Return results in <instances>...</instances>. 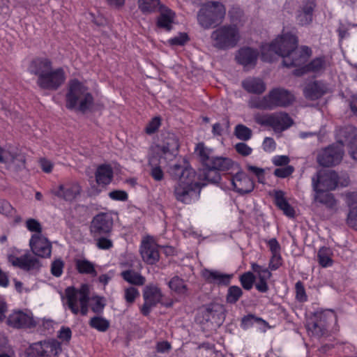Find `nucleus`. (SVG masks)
I'll return each instance as SVG.
<instances>
[{
  "mask_svg": "<svg viewBox=\"0 0 357 357\" xmlns=\"http://www.w3.org/2000/svg\"><path fill=\"white\" fill-rule=\"evenodd\" d=\"M331 255H332V252L329 248H325V247L321 248L319 250L318 254H317V257H318L319 264L323 267H327V266H331L332 262H333V261L331 259Z\"/></svg>",
  "mask_w": 357,
  "mask_h": 357,
  "instance_id": "42",
  "label": "nucleus"
},
{
  "mask_svg": "<svg viewBox=\"0 0 357 357\" xmlns=\"http://www.w3.org/2000/svg\"><path fill=\"white\" fill-rule=\"evenodd\" d=\"M195 153L204 165L207 167L213 158V151L204 146L203 143H199L195 148Z\"/></svg>",
  "mask_w": 357,
  "mask_h": 357,
  "instance_id": "37",
  "label": "nucleus"
},
{
  "mask_svg": "<svg viewBox=\"0 0 357 357\" xmlns=\"http://www.w3.org/2000/svg\"><path fill=\"white\" fill-rule=\"evenodd\" d=\"M160 125V119L159 117L153 118L146 126V132L148 134H152L155 132Z\"/></svg>",
  "mask_w": 357,
  "mask_h": 357,
  "instance_id": "62",
  "label": "nucleus"
},
{
  "mask_svg": "<svg viewBox=\"0 0 357 357\" xmlns=\"http://www.w3.org/2000/svg\"><path fill=\"white\" fill-rule=\"evenodd\" d=\"M14 160L12 162V166L10 168H13L15 170H20L25 167V157L23 154L15 152L14 155Z\"/></svg>",
  "mask_w": 357,
  "mask_h": 357,
  "instance_id": "54",
  "label": "nucleus"
},
{
  "mask_svg": "<svg viewBox=\"0 0 357 357\" xmlns=\"http://www.w3.org/2000/svg\"><path fill=\"white\" fill-rule=\"evenodd\" d=\"M294 172L292 166H286L281 168H277L274 171V175L280 178H285Z\"/></svg>",
  "mask_w": 357,
  "mask_h": 357,
  "instance_id": "57",
  "label": "nucleus"
},
{
  "mask_svg": "<svg viewBox=\"0 0 357 357\" xmlns=\"http://www.w3.org/2000/svg\"><path fill=\"white\" fill-rule=\"evenodd\" d=\"M202 275L207 282L218 285H228L232 277L231 275L209 269L203 270Z\"/></svg>",
  "mask_w": 357,
  "mask_h": 357,
  "instance_id": "26",
  "label": "nucleus"
},
{
  "mask_svg": "<svg viewBox=\"0 0 357 357\" xmlns=\"http://www.w3.org/2000/svg\"><path fill=\"white\" fill-rule=\"evenodd\" d=\"M29 244L32 252L40 257H49L51 255L52 245L47 238L41 234H35L32 236Z\"/></svg>",
  "mask_w": 357,
  "mask_h": 357,
  "instance_id": "18",
  "label": "nucleus"
},
{
  "mask_svg": "<svg viewBox=\"0 0 357 357\" xmlns=\"http://www.w3.org/2000/svg\"><path fill=\"white\" fill-rule=\"evenodd\" d=\"M243 287L247 290L252 289L255 281V276L251 272L243 274L240 278Z\"/></svg>",
  "mask_w": 357,
  "mask_h": 357,
  "instance_id": "52",
  "label": "nucleus"
},
{
  "mask_svg": "<svg viewBox=\"0 0 357 357\" xmlns=\"http://www.w3.org/2000/svg\"><path fill=\"white\" fill-rule=\"evenodd\" d=\"M210 38L213 47L227 50L237 45L241 39V34L236 26L225 24L213 31Z\"/></svg>",
  "mask_w": 357,
  "mask_h": 357,
  "instance_id": "5",
  "label": "nucleus"
},
{
  "mask_svg": "<svg viewBox=\"0 0 357 357\" xmlns=\"http://www.w3.org/2000/svg\"><path fill=\"white\" fill-rule=\"evenodd\" d=\"M343 155L344 150L340 145H332L320 151L317 161L324 167L333 166L341 162Z\"/></svg>",
  "mask_w": 357,
  "mask_h": 357,
  "instance_id": "11",
  "label": "nucleus"
},
{
  "mask_svg": "<svg viewBox=\"0 0 357 357\" xmlns=\"http://www.w3.org/2000/svg\"><path fill=\"white\" fill-rule=\"evenodd\" d=\"M249 107L259 109H271L268 94L262 97H253L248 102Z\"/></svg>",
  "mask_w": 357,
  "mask_h": 357,
  "instance_id": "38",
  "label": "nucleus"
},
{
  "mask_svg": "<svg viewBox=\"0 0 357 357\" xmlns=\"http://www.w3.org/2000/svg\"><path fill=\"white\" fill-rule=\"evenodd\" d=\"M337 185L338 176L335 172L332 170L319 171L312 178L313 190H333Z\"/></svg>",
  "mask_w": 357,
  "mask_h": 357,
  "instance_id": "9",
  "label": "nucleus"
},
{
  "mask_svg": "<svg viewBox=\"0 0 357 357\" xmlns=\"http://www.w3.org/2000/svg\"><path fill=\"white\" fill-rule=\"evenodd\" d=\"M66 107L69 109L85 112L93 104V97L87 86L77 79L69 82L66 95Z\"/></svg>",
  "mask_w": 357,
  "mask_h": 357,
  "instance_id": "2",
  "label": "nucleus"
},
{
  "mask_svg": "<svg viewBox=\"0 0 357 357\" xmlns=\"http://www.w3.org/2000/svg\"><path fill=\"white\" fill-rule=\"evenodd\" d=\"M231 165V160L227 158L213 156L206 167L216 171H225L229 169Z\"/></svg>",
  "mask_w": 357,
  "mask_h": 357,
  "instance_id": "34",
  "label": "nucleus"
},
{
  "mask_svg": "<svg viewBox=\"0 0 357 357\" xmlns=\"http://www.w3.org/2000/svg\"><path fill=\"white\" fill-rule=\"evenodd\" d=\"M79 183L74 180H68L60 183L53 190L54 195L66 202H71L79 197L82 192Z\"/></svg>",
  "mask_w": 357,
  "mask_h": 357,
  "instance_id": "10",
  "label": "nucleus"
},
{
  "mask_svg": "<svg viewBox=\"0 0 357 357\" xmlns=\"http://www.w3.org/2000/svg\"><path fill=\"white\" fill-rule=\"evenodd\" d=\"M226 15V8L220 1H208L201 5L197 12V20L199 25L209 29L220 24Z\"/></svg>",
  "mask_w": 357,
  "mask_h": 357,
  "instance_id": "3",
  "label": "nucleus"
},
{
  "mask_svg": "<svg viewBox=\"0 0 357 357\" xmlns=\"http://www.w3.org/2000/svg\"><path fill=\"white\" fill-rule=\"evenodd\" d=\"M97 243L96 245L99 249L108 250L113 246L112 241L106 237H96Z\"/></svg>",
  "mask_w": 357,
  "mask_h": 357,
  "instance_id": "60",
  "label": "nucleus"
},
{
  "mask_svg": "<svg viewBox=\"0 0 357 357\" xmlns=\"http://www.w3.org/2000/svg\"><path fill=\"white\" fill-rule=\"evenodd\" d=\"M63 300L73 314L82 316L88 314L90 298L87 285L84 284L79 289L73 287H67Z\"/></svg>",
  "mask_w": 357,
  "mask_h": 357,
  "instance_id": "4",
  "label": "nucleus"
},
{
  "mask_svg": "<svg viewBox=\"0 0 357 357\" xmlns=\"http://www.w3.org/2000/svg\"><path fill=\"white\" fill-rule=\"evenodd\" d=\"M15 151L13 150L0 147V162L6 164L10 167V166H12V162L15 161Z\"/></svg>",
  "mask_w": 357,
  "mask_h": 357,
  "instance_id": "45",
  "label": "nucleus"
},
{
  "mask_svg": "<svg viewBox=\"0 0 357 357\" xmlns=\"http://www.w3.org/2000/svg\"><path fill=\"white\" fill-rule=\"evenodd\" d=\"M122 278L128 282L135 285H143L146 279L133 270H127L121 273Z\"/></svg>",
  "mask_w": 357,
  "mask_h": 357,
  "instance_id": "36",
  "label": "nucleus"
},
{
  "mask_svg": "<svg viewBox=\"0 0 357 357\" xmlns=\"http://www.w3.org/2000/svg\"><path fill=\"white\" fill-rule=\"evenodd\" d=\"M139 8L144 13L159 10L160 0H139Z\"/></svg>",
  "mask_w": 357,
  "mask_h": 357,
  "instance_id": "40",
  "label": "nucleus"
},
{
  "mask_svg": "<svg viewBox=\"0 0 357 357\" xmlns=\"http://www.w3.org/2000/svg\"><path fill=\"white\" fill-rule=\"evenodd\" d=\"M202 185L204 184L201 183L199 176L185 182H178L174 189L176 199L183 203L190 204L193 199H198Z\"/></svg>",
  "mask_w": 357,
  "mask_h": 357,
  "instance_id": "8",
  "label": "nucleus"
},
{
  "mask_svg": "<svg viewBox=\"0 0 357 357\" xmlns=\"http://www.w3.org/2000/svg\"><path fill=\"white\" fill-rule=\"evenodd\" d=\"M159 11L160 15L158 19V26L166 30H170L174 22V13L170 9L164 6H160L159 7Z\"/></svg>",
  "mask_w": 357,
  "mask_h": 357,
  "instance_id": "30",
  "label": "nucleus"
},
{
  "mask_svg": "<svg viewBox=\"0 0 357 357\" xmlns=\"http://www.w3.org/2000/svg\"><path fill=\"white\" fill-rule=\"evenodd\" d=\"M243 291L239 287L231 286L228 289L227 301L229 303H235L242 296Z\"/></svg>",
  "mask_w": 357,
  "mask_h": 357,
  "instance_id": "49",
  "label": "nucleus"
},
{
  "mask_svg": "<svg viewBox=\"0 0 357 357\" xmlns=\"http://www.w3.org/2000/svg\"><path fill=\"white\" fill-rule=\"evenodd\" d=\"M347 224L350 227L357 229V206L350 210L347 217Z\"/></svg>",
  "mask_w": 357,
  "mask_h": 357,
  "instance_id": "59",
  "label": "nucleus"
},
{
  "mask_svg": "<svg viewBox=\"0 0 357 357\" xmlns=\"http://www.w3.org/2000/svg\"><path fill=\"white\" fill-rule=\"evenodd\" d=\"M63 263L61 260L57 259L52 262L51 266V273L56 277H59L63 273Z\"/></svg>",
  "mask_w": 357,
  "mask_h": 357,
  "instance_id": "56",
  "label": "nucleus"
},
{
  "mask_svg": "<svg viewBox=\"0 0 357 357\" xmlns=\"http://www.w3.org/2000/svg\"><path fill=\"white\" fill-rule=\"evenodd\" d=\"M109 197L114 200L126 201L128 194L123 190H114L109 193Z\"/></svg>",
  "mask_w": 357,
  "mask_h": 357,
  "instance_id": "64",
  "label": "nucleus"
},
{
  "mask_svg": "<svg viewBox=\"0 0 357 357\" xmlns=\"http://www.w3.org/2000/svg\"><path fill=\"white\" fill-rule=\"evenodd\" d=\"M271 109L277 107H287L294 100V96L283 89H275L268 93Z\"/></svg>",
  "mask_w": 357,
  "mask_h": 357,
  "instance_id": "19",
  "label": "nucleus"
},
{
  "mask_svg": "<svg viewBox=\"0 0 357 357\" xmlns=\"http://www.w3.org/2000/svg\"><path fill=\"white\" fill-rule=\"evenodd\" d=\"M8 260L13 266L26 271L36 272L41 267L40 261L28 253L20 257L9 255Z\"/></svg>",
  "mask_w": 357,
  "mask_h": 357,
  "instance_id": "15",
  "label": "nucleus"
},
{
  "mask_svg": "<svg viewBox=\"0 0 357 357\" xmlns=\"http://www.w3.org/2000/svg\"><path fill=\"white\" fill-rule=\"evenodd\" d=\"M242 87L250 93L261 94L266 89L264 82L259 78L249 77L242 82Z\"/></svg>",
  "mask_w": 357,
  "mask_h": 357,
  "instance_id": "27",
  "label": "nucleus"
},
{
  "mask_svg": "<svg viewBox=\"0 0 357 357\" xmlns=\"http://www.w3.org/2000/svg\"><path fill=\"white\" fill-rule=\"evenodd\" d=\"M310 319L313 321H317L319 323H323L326 324V328H327V326L328 322L332 321L335 319V314L331 310H324L321 312H315L313 316L310 318Z\"/></svg>",
  "mask_w": 357,
  "mask_h": 357,
  "instance_id": "39",
  "label": "nucleus"
},
{
  "mask_svg": "<svg viewBox=\"0 0 357 357\" xmlns=\"http://www.w3.org/2000/svg\"><path fill=\"white\" fill-rule=\"evenodd\" d=\"M255 323L262 324L264 326L267 325V323L261 318L255 317L253 315H249L243 318L241 321V326L243 328L247 329Z\"/></svg>",
  "mask_w": 357,
  "mask_h": 357,
  "instance_id": "51",
  "label": "nucleus"
},
{
  "mask_svg": "<svg viewBox=\"0 0 357 357\" xmlns=\"http://www.w3.org/2000/svg\"><path fill=\"white\" fill-rule=\"evenodd\" d=\"M139 296V291L133 287H130L125 289L124 298L126 302L129 304L134 303L136 298H137Z\"/></svg>",
  "mask_w": 357,
  "mask_h": 357,
  "instance_id": "53",
  "label": "nucleus"
},
{
  "mask_svg": "<svg viewBox=\"0 0 357 357\" xmlns=\"http://www.w3.org/2000/svg\"><path fill=\"white\" fill-rule=\"evenodd\" d=\"M235 190L241 194L250 192L254 189V182L243 172L236 173L231 179Z\"/></svg>",
  "mask_w": 357,
  "mask_h": 357,
  "instance_id": "23",
  "label": "nucleus"
},
{
  "mask_svg": "<svg viewBox=\"0 0 357 357\" xmlns=\"http://www.w3.org/2000/svg\"><path fill=\"white\" fill-rule=\"evenodd\" d=\"M314 201L324 205L332 212L337 210V200L331 193L326 192L322 190H314Z\"/></svg>",
  "mask_w": 357,
  "mask_h": 357,
  "instance_id": "29",
  "label": "nucleus"
},
{
  "mask_svg": "<svg viewBox=\"0 0 357 357\" xmlns=\"http://www.w3.org/2000/svg\"><path fill=\"white\" fill-rule=\"evenodd\" d=\"M156 161L157 160L154 157L150 159L149 164L151 166L150 174L154 180L160 181L163 179L164 173L160 167L157 165Z\"/></svg>",
  "mask_w": 357,
  "mask_h": 357,
  "instance_id": "47",
  "label": "nucleus"
},
{
  "mask_svg": "<svg viewBox=\"0 0 357 357\" xmlns=\"http://www.w3.org/2000/svg\"><path fill=\"white\" fill-rule=\"evenodd\" d=\"M188 37L186 33H181L178 36L169 40V43L171 45H183L187 40Z\"/></svg>",
  "mask_w": 357,
  "mask_h": 357,
  "instance_id": "58",
  "label": "nucleus"
},
{
  "mask_svg": "<svg viewBox=\"0 0 357 357\" xmlns=\"http://www.w3.org/2000/svg\"><path fill=\"white\" fill-rule=\"evenodd\" d=\"M254 119L259 125L271 127L275 132H282L293 124V120L285 112L266 114L257 113L254 116Z\"/></svg>",
  "mask_w": 357,
  "mask_h": 357,
  "instance_id": "7",
  "label": "nucleus"
},
{
  "mask_svg": "<svg viewBox=\"0 0 357 357\" xmlns=\"http://www.w3.org/2000/svg\"><path fill=\"white\" fill-rule=\"evenodd\" d=\"M204 177L207 181L211 183H218L220 179V174L216 170L208 168L206 172L204 173Z\"/></svg>",
  "mask_w": 357,
  "mask_h": 357,
  "instance_id": "61",
  "label": "nucleus"
},
{
  "mask_svg": "<svg viewBox=\"0 0 357 357\" xmlns=\"http://www.w3.org/2000/svg\"><path fill=\"white\" fill-rule=\"evenodd\" d=\"M258 55L257 50L250 47H243L238 51L236 59L244 68H250L255 66Z\"/></svg>",
  "mask_w": 357,
  "mask_h": 357,
  "instance_id": "21",
  "label": "nucleus"
},
{
  "mask_svg": "<svg viewBox=\"0 0 357 357\" xmlns=\"http://www.w3.org/2000/svg\"><path fill=\"white\" fill-rule=\"evenodd\" d=\"M29 69L31 73L37 75L38 79H40L52 69V62L47 58H36L31 62Z\"/></svg>",
  "mask_w": 357,
  "mask_h": 357,
  "instance_id": "25",
  "label": "nucleus"
},
{
  "mask_svg": "<svg viewBox=\"0 0 357 357\" xmlns=\"http://www.w3.org/2000/svg\"><path fill=\"white\" fill-rule=\"evenodd\" d=\"M296 37L291 33L278 36L270 44L261 46V59L271 61L275 54L283 58V65L287 67L299 66L304 63L310 55L307 47L297 48Z\"/></svg>",
  "mask_w": 357,
  "mask_h": 357,
  "instance_id": "1",
  "label": "nucleus"
},
{
  "mask_svg": "<svg viewBox=\"0 0 357 357\" xmlns=\"http://www.w3.org/2000/svg\"><path fill=\"white\" fill-rule=\"evenodd\" d=\"M172 177L178 179V182H185L189 179L198 177L196 172L183 161V165L176 164L172 166L169 170Z\"/></svg>",
  "mask_w": 357,
  "mask_h": 357,
  "instance_id": "20",
  "label": "nucleus"
},
{
  "mask_svg": "<svg viewBox=\"0 0 357 357\" xmlns=\"http://www.w3.org/2000/svg\"><path fill=\"white\" fill-rule=\"evenodd\" d=\"M236 151L243 156H248L251 154L252 149L246 144L240 142L235 146Z\"/></svg>",
  "mask_w": 357,
  "mask_h": 357,
  "instance_id": "63",
  "label": "nucleus"
},
{
  "mask_svg": "<svg viewBox=\"0 0 357 357\" xmlns=\"http://www.w3.org/2000/svg\"><path fill=\"white\" fill-rule=\"evenodd\" d=\"M76 266L78 271L81 273L96 275L93 264L87 260H77Z\"/></svg>",
  "mask_w": 357,
  "mask_h": 357,
  "instance_id": "43",
  "label": "nucleus"
},
{
  "mask_svg": "<svg viewBox=\"0 0 357 357\" xmlns=\"http://www.w3.org/2000/svg\"><path fill=\"white\" fill-rule=\"evenodd\" d=\"M113 176V171L109 165H102L99 166L96 172V183L105 186L109 184Z\"/></svg>",
  "mask_w": 357,
  "mask_h": 357,
  "instance_id": "31",
  "label": "nucleus"
},
{
  "mask_svg": "<svg viewBox=\"0 0 357 357\" xmlns=\"http://www.w3.org/2000/svg\"><path fill=\"white\" fill-rule=\"evenodd\" d=\"M160 289L154 285H148L145 287L143 293L144 301H148L155 305L160 303L162 298Z\"/></svg>",
  "mask_w": 357,
  "mask_h": 357,
  "instance_id": "33",
  "label": "nucleus"
},
{
  "mask_svg": "<svg viewBox=\"0 0 357 357\" xmlns=\"http://www.w3.org/2000/svg\"><path fill=\"white\" fill-rule=\"evenodd\" d=\"M169 286L171 289L178 294H184L186 291V286L184 281L177 276L174 277L169 282Z\"/></svg>",
  "mask_w": 357,
  "mask_h": 357,
  "instance_id": "46",
  "label": "nucleus"
},
{
  "mask_svg": "<svg viewBox=\"0 0 357 357\" xmlns=\"http://www.w3.org/2000/svg\"><path fill=\"white\" fill-rule=\"evenodd\" d=\"M89 326L100 332L106 331L109 327V321L102 317H93L89 323Z\"/></svg>",
  "mask_w": 357,
  "mask_h": 357,
  "instance_id": "41",
  "label": "nucleus"
},
{
  "mask_svg": "<svg viewBox=\"0 0 357 357\" xmlns=\"http://www.w3.org/2000/svg\"><path fill=\"white\" fill-rule=\"evenodd\" d=\"M274 198L276 206L282 210L286 215L289 217H293L294 215V210L284 198V195L282 191H275Z\"/></svg>",
  "mask_w": 357,
  "mask_h": 357,
  "instance_id": "32",
  "label": "nucleus"
},
{
  "mask_svg": "<svg viewBox=\"0 0 357 357\" xmlns=\"http://www.w3.org/2000/svg\"><path fill=\"white\" fill-rule=\"evenodd\" d=\"M326 66V63L324 59L317 58L308 63L306 68L308 71L319 73L324 70Z\"/></svg>",
  "mask_w": 357,
  "mask_h": 357,
  "instance_id": "48",
  "label": "nucleus"
},
{
  "mask_svg": "<svg viewBox=\"0 0 357 357\" xmlns=\"http://www.w3.org/2000/svg\"><path fill=\"white\" fill-rule=\"evenodd\" d=\"M336 138L337 145H340L342 148L344 144H348L349 146L351 142L357 139L356 128L352 126L339 128L336 131Z\"/></svg>",
  "mask_w": 357,
  "mask_h": 357,
  "instance_id": "28",
  "label": "nucleus"
},
{
  "mask_svg": "<svg viewBox=\"0 0 357 357\" xmlns=\"http://www.w3.org/2000/svg\"><path fill=\"white\" fill-rule=\"evenodd\" d=\"M64 72L61 68L51 69L44 77L37 79V84L44 89L56 90L65 81Z\"/></svg>",
  "mask_w": 357,
  "mask_h": 357,
  "instance_id": "14",
  "label": "nucleus"
},
{
  "mask_svg": "<svg viewBox=\"0 0 357 357\" xmlns=\"http://www.w3.org/2000/svg\"><path fill=\"white\" fill-rule=\"evenodd\" d=\"M329 89L325 83L321 81H314L305 86L303 93L306 98L314 100L327 93Z\"/></svg>",
  "mask_w": 357,
  "mask_h": 357,
  "instance_id": "22",
  "label": "nucleus"
},
{
  "mask_svg": "<svg viewBox=\"0 0 357 357\" xmlns=\"http://www.w3.org/2000/svg\"><path fill=\"white\" fill-rule=\"evenodd\" d=\"M160 143L155 147V153L159 156L160 164L172 161L178 155L179 142L178 137L172 132L161 134Z\"/></svg>",
  "mask_w": 357,
  "mask_h": 357,
  "instance_id": "6",
  "label": "nucleus"
},
{
  "mask_svg": "<svg viewBox=\"0 0 357 357\" xmlns=\"http://www.w3.org/2000/svg\"><path fill=\"white\" fill-rule=\"evenodd\" d=\"M7 324L16 328H31L36 324L31 312L21 310L11 313L7 319Z\"/></svg>",
  "mask_w": 357,
  "mask_h": 357,
  "instance_id": "17",
  "label": "nucleus"
},
{
  "mask_svg": "<svg viewBox=\"0 0 357 357\" xmlns=\"http://www.w3.org/2000/svg\"><path fill=\"white\" fill-rule=\"evenodd\" d=\"M314 7V0H307L303 2L296 14V21L300 25H307L312 22Z\"/></svg>",
  "mask_w": 357,
  "mask_h": 357,
  "instance_id": "24",
  "label": "nucleus"
},
{
  "mask_svg": "<svg viewBox=\"0 0 357 357\" xmlns=\"http://www.w3.org/2000/svg\"><path fill=\"white\" fill-rule=\"evenodd\" d=\"M307 329L311 335L317 337L324 335L327 332L325 324L319 323L317 321H314L310 319L307 323Z\"/></svg>",
  "mask_w": 357,
  "mask_h": 357,
  "instance_id": "35",
  "label": "nucleus"
},
{
  "mask_svg": "<svg viewBox=\"0 0 357 357\" xmlns=\"http://www.w3.org/2000/svg\"><path fill=\"white\" fill-rule=\"evenodd\" d=\"M252 130L247 126L239 124L237 125L234 130L236 137L243 141H247L252 137Z\"/></svg>",
  "mask_w": 357,
  "mask_h": 357,
  "instance_id": "44",
  "label": "nucleus"
},
{
  "mask_svg": "<svg viewBox=\"0 0 357 357\" xmlns=\"http://www.w3.org/2000/svg\"><path fill=\"white\" fill-rule=\"evenodd\" d=\"M140 254L146 263L154 264L159 261L158 248L154 240L149 236L144 238L140 247Z\"/></svg>",
  "mask_w": 357,
  "mask_h": 357,
  "instance_id": "16",
  "label": "nucleus"
},
{
  "mask_svg": "<svg viewBox=\"0 0 357 357\" xmlns=\"http://www.w3.org/2000/svg\"><path fill=\"white\" fill-rule=\"evenodd\" d=\"M90 306L93 312L100 313L105 306V303L103 298L95 296L91 299Z\"/></svg>",
  "mask_w": 357,
  "mask_h": 357,
  "instance_id": "50",
  "label": "nucleus"
},
{
  "mask_svg": "<svg viewBox=\"0 0 357 357\" xmlns=\"http://www.w3.org/2000/svg\"><path fill=\"white\" fill-rule=\"evenodd\" d=\"M59 346L53 342H38L31 344L27 351V357H56Z\"/></svg>",
  "mask_w": 357,
  "mask_h": 357,
  "instance_id": "12",
  "label": "nucleus"
},
{
  "mask_svg": "<svg viewBox=\"0 0 357 357\" xmlns=\"http://www.w3.org/2000/svg\"><path fill=\"white\" fill-rule=\"evenodd\" d=\"M296 298L299 302H305L307 301V295L303 283L298 281L295 284Z\"/></svg>",
  "mask_w": 357,
  "mask_h": 357,
  "instance_id": "55",
  "label": "nucleus"
},
{
  "mask_svg": "<svg viewBox=\"0 0 357 357\" xmlns=\"http://www.w3.org/2000/svg\"><path fill=\"white\" fill-rule=\"evenodd\" d=\"M113 220L112 215L108 213H101L96 215L91 225V231L94 237L107 235L112 230Z\"/></svg>",
  "mask_w": 357,
  "mask_h": 357,
  "instance_id": "13",
  "label": "nucleus"
}]
</instances>
